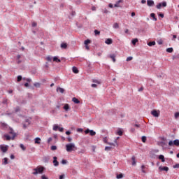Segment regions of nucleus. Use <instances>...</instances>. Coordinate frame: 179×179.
I'll return each instance as SVG.
<instances>
[{
    "mask_svg": "<svg viewBox=\"0 0 179 179\" xmlns=\"http://www.w3.org/2000/svg\"><path fill=\"white\" fill-rule=\"evenodd\" d=\"M8 134H9L4 135V138H6V141H13V139L16 138V133H15V131H13V129H10Z\"/></svg>",
    "mask_w": 179,
    "mask_h": 179,
    "instance_id": "obj_1",
    "label": "nucleus"
},
{
    "mask_svg": "<svg viewBox=\"0 0 179 179\" xmlns=\"http://www.w3.org/2000/svg\"><path fill=\"white\" fill-rule=\"evenodd\" d=\"M44 166H37L36 168L33 169V173L32 174L34 176H37V174H43L44 173Z\"/></svg>",
    "mask_w": 179,
    "mask_h": 179,
    "instance_id": "obj_2",
    "label": "nucleus"
},
{
    "mask_svg": "<svg viewBox=\"0 0 179 179\" xmlns=\"http://www.w3.org/2000/svg\"><path fill=\"white\" fill-rule=\"evenodd\" d=\"M77 150H78V148H76L74 143H69L66 145V152H73Z\"/></svg>",
    "mask_w": 179,
    "mask_h": 179,
    "instance_id": "obj_3",
    "label": "nucleus"
},
{
    "mask_svg": "<svg viewBox=\"0 0 179 179\" xmlns=\"http://www.w3.org/2000/svg\"><path fill=\"white\" fill-rule=\"evenodd\" d=\"M85 134H90V135L91 136H94V135H96V131L87 129H86V130L85 131Z\"/></svg>",
    "mask_w": 179,
    "mask_h": 179,
    "instance_id": "obj_4",
    "label": "nucleus"
},
{
    "mask_svg": "<svg viewBox=\"0 0 179 179\" xmlns=\"http://www.w3.org/2000/svg\"><path fill=\"white\" fill-rule=\"evenodd\" d=\"M0 150L1 152H3V153H6V152H8V145H1Z\"/></svg>",
    "mask_w": 179,
    "mask_h": 179,
    "instance_id": "obj_5",
    "label": "nucleus"
},
{
    "mask_svg": "<svg viewBox=\"0 0 179 179\" xmlns=\"http://www.w3.org/2000/svg\"><path fill=\"white\" fill-rule=\"evenodd\" d=\"M152 115H153V117H159V115H160V111L157 110H153L151 112Z\"/></svg>",
    "mask_w": 179,
    "mask_h": 179,
    "instance_id": "obj_6",
    "label": "nucleus"
},
{
    "mask_svg": "<svg viewBox=\"0 0 179 179\" xmlns=\"http://www.w3.org/2000/svg\"><path fill=\"white\" fill-rule=\"evenodd\" d=\"M53 164L55 167H57V166H59V162L57 161V157H53Z\"/></svg>",
    "mask_w": 179,
    "mask_h": 179,
    "instance_id": "obj_7",
    "label": "nucleus"
},
{
    "mask_svg": "<svg viewBox=\"0 0 179 179\" xmlns=\"http://www.w3.org/2000/svg\"><path fill=\"white\" fill-rule=\"evenodd\" d=\"M159 171H169V167H167V166H164V167L159 166Z\"/></svg>",
    "mask_w": 179,
    "mask_h": 179,
    "instance_id": "obj_8",
    "label": "nucleus"
},
{
    "mask_svg": "<svg viewBox=\"0 0 179 179\" xmlns=\"http://www.w3.org/2000/svg\"><path fill=\"white\" fill-rule=\"evenodd\" d=\"M147 5L148 6H153V5H155V1H153V0H148Z\"/></svg>",
    "mask_w": 179,
    "mask_h": 179,
    "instance_id": "obj_9",
    "label": "nucleus"
},
{
    "mask_svg": "<svg viewBox=\"0 0 179 179\" xmlns=\"http://www.w3.org/2000/svg\"><path fill=\"white\" fill-rule=\"evenodd\" d=\"M29 125H30V121L29 120H27L26 123L23 124L24 129H26L27 127H29Z\"/></svg>",
    "mask_w": 179,
    "mask_h": 179,
    "instance_id": "obj_10",
    "label": "nucleus"
},
{
    "mask_svg": "<svg viewBox=\"0 0 179 179\" xmlns=\"http://www.w3.org/2000/svg\"><path fill=\"white\" fill-rule=\"evenodd\" d=\"M105 43H106V44H108V45H110V44H113V39H111V38H107V39L105 41Z\"/></svg>",
    "mask_w": 179,
    "mask_h": 179,
    "instance_id": "obj_11",
    "label": "nucleus"
},
{
    "mask_svg": "<svg viewBox=\"0 0 179 179\" xmlns=\"http://www.w3.org/2000/svg\"><path fill=\"white\" fill-rule=\"evenodd\" d=\"M61 48H62L63 50H66V48H68V44L65 43H62L60 45Z\"/></svg>",
    "mask_w": 179,
    "mask_h": 179,
    "instance_id": "obj_12",
    "label": "nucleus"
},
{
    "mask_svg": "<svg viewBox=\"0 0 179 179\" xmlns=\"http://www.w3.org/2000/svg\"><path fill=\"white\" fill-rule=\"evenodd\" d=\"M72 101H73V103H75L76 104H79V103H80V101L75 97L72 99Z\"/></svg>",
    "mask_w": 179,
    "mask_h": 179,
    "instance_id": "obj_13",
    "label": "nucleus"
},
{
    "mask_svg": "<svg viewBox=\"0 0 179 179\" xmlns=\"http://www.w3.org/2000/svg\"><path fill=\"white\" fill-rule=\"evenodd\" d=\"M122 2V0H119L117 3L114 5L115 8H120V3Z\"/></svg>",
    "mask_w": 179,
    "mask_h": 179,
    "instance_id": "obj_14",
    "label": "nucleus"
},
{
    "mask_svg": "<svg viewBox=\"0 0 179 179\" xmlns=\"http://www.w3.org/2000/svg\"><path fill=\"white\" fill-rule=\"evenodd\" d=\"M41 142V138H40L38 137L35 138V143H37L38 145H40Z\"/></svg>",
    "mask_w": 179,
    "mask_h": 179,
    "instance_id": "obj_15",
    "label": "nucleus"
},
{
    "mask_svg": "<svg viewBox=\"0 0 179 179\" xmlns=\"http://www.w3.org/2000/svg\"><path fill=\"white\" fill-rule=\"evenodd\" d=\"M20 58H22V55H18L17 56V64H21L22 60H20Z\"/></svg>",
    "mask_w": 179,
    "mask_h": 179,
    "instance_id": "obj_16",
    "label": "nucleus"
},
{
    "mask_svg": "<svg viewBox=\"0 0 179 179\" xmlns=\"http://www.w3.org/2000/svg\"><path fill=\"white\" fill-rule=\"evenodd\" d=\"M72 71H73V73H79V70H78V68H76L75 66H73L72 68Z\"/></svg>",
    "mask_w": 179,
    "mask_h": 179,
    "instance_id": "obj_17",
    "label": "nucleus"
},
{
    "mask_svg": "<svg viewBox=\"0 0 179 179\" xmlns=\"http://www.w3.org/2000/svg\"><path fill=\"white\" fill-rule=\"evenodd\" d=\"M53 62L59 63V62H61V59H59L57 57H53Z\"/></svg>",
    "mask_w": 179,
    "mask_h": 179,
    "instance_id": "obj_18",
    "label": "nucleus"
},
{
    "mask_svg": "<svg viewBox=\"0 0 179 179\" xmlns=\"http://www.w3.org/2000/svg\"><path fill=\"white\" fill-rule=\"evenodd\" d=\"M159 160H162V163H164V162H166V160L164 159V155H159Z\"/></svg>",
    "mask_w": 179,
    "mask_h": 179,
    "instance_id": "obj_19",
    "label": "nucleus"
},
{
    "mask_svg": "<svg viewBox=\"0 0 179 179\" xmlns=\"http://www.w3.org/2000/svg\"><path fill=\"white\" fill-rule=\"evenodd\" d=\"M57 92H59L60 93H64L65 92V90H64V88H61L59 87L57 88Z\"/></svg>",
    "mask_w": 179,
    "mask_h": 179,
    "instance_id": "obj_20",
    "label": "nucleus"
},
{
    "mask_svg": "<svg viewBox=\"0 0 179 179\" xmlns=\"http://www.w3.org/2000/svg\"><path fill=\"white\" fill-rule=\"evenodd\" d=\"M131 160H132V166H135L136 164V158H135V156H133L131 157Z\"/></svg>",
    "mask_w": 179,
    "mask_h": 179,
    "instance_id": "obj_21",
    "label": "nucleus"
},
{
    "mask_svg": "<svg viewBox=\"0 0 179 179\" xmlns=\"http://www.w3.org/2000/svg\"><path fill=\"white\" fill-rule=\"evenodd\" d=\"M109 57L110 58H111L113 62H115V55L113 54V55H110Z\"/></svg>",
    "mask_w": 179,
    "mask_h": 179,
    "instance_id": "obj_22",
    "label": "nucleus"
},
{
    "mask_svg": "<svg viewBox=\"0 0 179 179\" xmlns=\"http://www.w3.org/2000/svg\"><path fill=\"white\" fill-rule=\"evenodd\" d=\"M64 110H65L66 111H68V110H69V105L68 103H66L64 105Z\"/></svg>",
    "mask_w": 179,
    "mask_h": 179,
    "instance_id": "obj_23",
    "label": "nucleus"
},
{
    "mask_svg": "<svg viewBox=\"0 0 179 179\" xmlns=\"http://www.w3.org/2000/svg\"><path fill=\"white\" fill-rule=\"evenodd\" d=\"M173 145H175V146H179V140L176 139L173 141Z\"/></svg>",
    "mask_w": 179,
    "mask_h": 179,
    "instance_id": "obj_24",
    "label": "nucleus"
},
{
    "mask_svg": "<svg viewBox=\"0 0 179 179\" xmlns=\"http://www.w3.org/2000/svg\"><path fill=\"white\" fill-rule=\"evenodd\" d=\"M149 47H152V45H156V42L155 41H152L148 43Z\"/></svg>",
    "mask_w": 179,
    "mask_h": 179,
    "instance_id": "obj_25",
    "label": "nucleus"
},
{
    "mask_svg": "<svg viewBox=\"0 0 179 179\" xmlns=\"http://www.w3.org/2000/svg\"><path fill=\"white\" fill-rule=\"evenodd\" d=\"M59 128V126H58L57 124H54L53 131H57Z\"/></svg>",
    "mask_w": 179,
    "mask_h": 179,
    "instance_id": "obj_26",
    "label": "nucleus"
},
{
    "mask_svg": "<svg viewBox=\"0 0 179 179\" xmlns=\"http://www.w3.org/2000/svg\"><path fill=\"white\" fill-rule=\"evenodd\" d=\"M151 17L155 20V22L157 20V18H156V15L155 13H151L150 14Z\"/></svg>",
    "mask_w": 179,
    "mask_h": 179,
    "instance_id": "obj_27",
    "label": "nucleus"
},
{
    "mask_svg": "<svg viewBox=\"0 0 179 179\" xmlns=\"http://www.w3.org/2000/svg\"><path fill=\"white\" fill-rule=\"evenodd\" d=\"M113 28L114 29H119L120 28V24H118V23H114L113 24Z\"/></svg>",
    "mask_w": 179,
    "mask_h": 179,
    "instance_id": "obj_28",
    "label": "nucleus"
},
{
    "mask_svg": "<svg viewBox=\"0 0 179 179\" xmlns=\"http://www.w3.org/2000/svg\"><path fill=\"white\" fill-rule=\"evenodd\" d=\"M173 48H169L166 49V52L171 53V52H173Z\"/></svg>",
    "mask_w": 179,
    "mask_h": 179,
    "instance_id": "obj_29",
    "label": "nucleus"
},
{
    "mask_svg": "<svg viewBox=\"0 0 179 179\" xmlns=\"http://www.w3.org/2000/svg\"><path fill=\"white\" fill-rule=\"evenodd\" d=\"M137 43H138V38H134V39L132 41V44H133V45H136Z\"/></svg>",
    "mask_w": 179,
    "mask_h": 179,
    "instance_id": "obj_30",
    "label": "nucleus"
},
{
    "mask_svg": "<svg viewBox=\"0 0 179 179\" xmlns=\"http://www.w3.org/2000/svg\"><path fill=\"white\" fill-rule=\"evenodd\" d=\"M117 135H119L120 136H122V131H121L120 129H119L117 131Z\"/></svg>",
    "mask_w": 179,
    "mask_h": 179,
    "instance_id": "obj_31",
    "label": "nucleus"
},
{
    "mask_svg": "<svg viewBox=\"0 0 179 179\" xmlns=\"http://www.w3.org/2000/svg\"><path fill=\"white\" fill-rule=\"evenodd\" d=\"M94 34H95V36H100V31L95 29Z\"/></svg>",
    "mask_w": 179,
    "mask_h": 179,
    "instance_id": "obj_32",
    "label": "nucleus"
},
{
    "mask_svg": "<svg viewBox=\"0 0 179 179\" xmlns=\"http://www.w3.org/2000/svg\"><path fill=\"white\" fill-rule=\"evenodd\" d=\"M122 177H124V175H122V173H120L117 175L116 178L120 179V178H122Z\"/></svg>",
    "mask_w": 179,
    "mask_h": 179,
    "instance_id": "obj_33",
    "label": "nucleus"
},
{
    "mask_svg": "<svg viewBox=\"0 0 179 179\" xmlns=\"http://www.w3.org/2000/svg\"><path fill=\"white\" fill-rule=\"evenodd\" d=\"M90 43H91L90 40L87 39V40L85 41L84 43L85 45H88V44H90Z\"/></svg>",
    "mask_w": 179,
    "mask_h": 179,
    "instance_id": "obj_34",
    "label": "nucleus"
},
{
    "mask_svg": "<svg viewBox=\"0 0 179 179\" xmlns=\"http://www.w3.org/2000/svg\"><path fill=\"white\" fill-rule=\"evenodd\" d=\"M46 60L48 61L49 62H51V61H52V57H51L50 56H48L46 57Z\"/></svg>",
    "mask_w": 179,
    "mask_h": 179,
    "instance_id": "obj_35",
    "label": "nucleus"
},
{
    "mask_svg": "<svg viewBox=\"0 0 179 179\" xmlns=\"http://www.w3.org/2000/svg\"><path fill=\"white\" fill-rule=\"evenodd\" d=\"M141 141L142 142H143V143H145V142H146V136H143L141 138Z\"/></svg>",
    "mask_w": 179,
    "mask_h": 179,
    "instance_id": "obj_36",
    "label": "nucleus"
},
{
    "mask_svg": "<svg viewBox=\"0 0 179 179\" xmlns=\"http://www.w3.org/2000/svg\"><path fill=\"white\" fill-rule=\"evenodd\" d=\"M3 160H4V162H3V164H4V165L8 164V158L6 157L3 159Z\"/></svg>",
    "mask_w": 179,
    "mask_h": 179,
    "instance_id": "obj_37",
    "label": "nucleus"
},
{
    "mask_svg": "<svg viewBox=\"0 0 179 179\" xmlns=\"http://www.w3.org/2000/svg\"><path fill=\"white\" fill-rule=\"evenodd\" d=\"M34 86H35V87H40L41 84L39 83H35L34 84Z\"/></svg>",
    "mask_w": 179,
    "mask_h": 179,
    "instance_id": "obj_38",
    "label": "nucleus"
},
{
    "mask_svg": "<svg viewBox=\"0 0 179 179\" xmlns=\"http://www.w3.org/2000/svg\"><path fill=\"white\" fill-rule=\"evenodd\" d=\"M20 148H21V149H22V150H26V147H24V145L23 144H20Z\"/></svg>",
    "mask_w": 179,
    "mask_h": 179,
    "instance_id": "obj_39",
    "label": "nucleus"
},
{
    "mask_svg": "<svg viewBox=\"0 0 179 179\" xmlns=\"http://www.w3.org/2000/svg\"><path fill=\"white\" fill-rule=\"evenodd\" d=\"M93 83H97V85H100V83H101L100 81H99L98 80H93Z\"/></svg>",
    "mask_w": 179,
    "mask_h": 179,
    "instance_id": "obj_40",
    "label": "nucleus"
},
{
    "mask_svg": "<svg viewBox=\"0 0 179 179\" xmlns=\"http://www.w3.org/2000/svg\"><path fill=\"white\" fill-rule=\"evenodd\" d=\"M173 145H174V142L170 141L169 142V146H173Z\"/></svg>",
    "mask_w": 179,
    "mask_h": 179,
    "instance_id": "obj_41",
    "label": "nucleus"
},
{
    "mask_svg": "<svg viewBox=\"0 0 179 179\" xmlns=\"http://www.w3.org/2000/svg\"><path fill=\"white\" fill-rule=\"evenodd\" d=\"M20 80H22V76H18L17 78V82H20Z\"/></svg>",
    "mask_w": 179,
    "mask_h": 179,
    "instance_id": "obj_42",
    "label": "nucleus"
},
{
    "mask_svg": "<svg viewBox=\"0 0 179 179\" xmlns=\"http://www.w3.org/2000/svg\"><path fill=\"white\" fill-rule=\"evenodd\" d=\"M107 145H110V146L115 148V144L114 143H107Z\"/></svg>",
    "mask_w": 179,
    "mask_h": 179,
    "instance_id": "obj_43",
    "label": "nucleus"
},
{
    "mask_svg": "<svg viewBox=\"0 0 179 179\" xmlns=\"http://www.w3.org/2000/svg\"><path fill=\"white\" fill-rule=\"evenodd\" d=\"M162 8V3H159L157 5V8L160 9Z\"/></svg>",
    "mask_w": 179,
    "mask_h": 179,
    "instance_id": "obj_44",
    "label": "nucleus"
},
{
    "mask_svg": "<svg viewBox=\"0 0 179 179\" xmlns=\"http://www.w3.org/2000/svg\"><path fill=\"white\" fill-rule=\"evenodd\" d=\"M51 150H57V146L52 145V146L51 147Z\"/></svg>",
    "mask_w": 179,
    "mask_h": 179,
    "instance_id": "obj_45",
    "label": "nucleus"
},
{
    "mask_svg": "<svg viewBox=\"0 0 179 179\" xmlns=\"http://www.w3.org/2000/svg\"><path fill=\"white\" fill-rule=\"evenodd\" d=\"M133 57H129L127 58L126 61L129 62V61H132Z\"/></svg>",
    "mask_w": 179,
    "mask_h": 179,
    "instance_id": "obj_46",
    "label": "nucleus"
},
{
    "mask_svg": "<svg viewBox=\"0 0 179 179\" xmlns=\"http://www.w3.org/2000/svg\"><path fill=\"white\" fill-rule=\"evenodd\" d=\"M162 6H164V8L167 6V3H166V1L162 2Z\"/></svg>",
    "mask_w": 179,
    "mask_h": 179,
    "instance_id": "obj_47",
    "label": "nucleus"
},
{
    "mask_svg": "<svg viewBox=\"0 0 179 179\" xmlns=\"http://www.w3.org/2000/svg\"><path fill=\"white\" fill-rule=\"evenodd\" d=\"M179 117V112H177L175 113V118H178Z\"/></svg>",
    "mask_w": 179,
    "mask_h": 179,
    "instance_id": "obj_48",
    "label": "nucleus"
},
{
    "mask_svg": "<svg viewBox=\"0 0 179 179\" xmlns=\"http://www.w3.org/2000/svg\"><path fill=\"white\" fill-rule=\"evenodd\" d=\"M58 131H59V132H64V128L63 127H59Z\"/></svg>",
    "mask_w": 179,
    "mask_h": 179,
    "instance_id": "obj_49",
    "label": "nucleus"
},
{
    "mask_svg": "<svg viewBox=\"0 0 179 179\" xmlns=\"http://www.w3.org/2000/svg\"><path fill=\"white\" fill-rule=\"evenodd\" d=\"M52 141V138L50 137L48 139V143H50Z\"/></svg>",
    "mask_w": 179,
    "mask_h": 179,
    "instance_id": "obj_50",
    "label": "nucleus"
},
{
    "mask_svg": "<svg viewBox=\"0 0 179 179\" xmlns=\"http://www.w3.org/2000/svg\"><path fill=\"white\" fill-rule=\"evenodd\" d=\"M173 169H179V164L174 165Z\"/></svg>",
    "mask_w": 179,
    "mask_h": 179,
    "instance_id": "obj_51",
    "label": "nucleus"
},
{
    "mask_svg": "<svg viewBox=\"0 0 179 179\" xmlns=\"http://www.w3.org/2000/svg\"><path fill=\"white\" fill-rule=\"evenodd\" d=\"M41 179H48V178L47 176H45V175H43L41 176Z\"/></svg>",
    "mask_w": 179,
    "mask_h": 179,
    "instance_id": "obj_52",
    "label": "nucleus"
},
{
    "mask_svg": "<svg viewBox=\"0 0 179 179\" xmlns=\"http://www.w3.org/2000/svg\"><path fill=\"white\" fill-rule=\"evenodd\" d=\"M62 164H66V160L62 159Z\"/></svg>",
    "mask_w": 179,
    "mask_h": 179,
    "instance_id": "obj_53",
    "label": "nucleus"
},
{
    "mask_svg": "<svg viewBox=\"0 0 179 179\" xmlns=\"http://www.w3.org/2000/svg\"><path fill=\"white\" fill-rule=\"evenodd\" d=\"M32 27H36V26H37V23L36 22H32Z\"/></svg>",
    "mask_w": 179,
    "mask_h": 179,
    "instance_id": "obj_54",
    "label": "nucleus"
},
{
    "mask_svg": "<svg viewBox=\"0 0 179 179\" xmlns=\"http://www.w3.org/2000/svg\"><path fill=\"white\" fill-rule=\"evenodd\" d=\"M105 150H111V147H106Z\"/></svg>",
    "mask_w": 179,
    "mask_h": 179,
    "instance_id": "obj_55",
    "label": "nucleus"
},
{
    "mask_svg": "<svg viewBox=\"0 0 179 179\" xmlns=\"http://www.w3.org/2000/svg\"><path fill=\"white\" fill-rule=\"evenodd\" d=\"M114 142H115V146H118V141H117V139H115V140L114 141Z\"/></svg>",
    "mask_w": 179,
    "mask_h": 179,
    "instance_id": "obj_56",
    "label": "nucleus"
},
{
    "mask_svg": "<svg viewBox=\"0 0 179 179\" xmlns=\"http://www.w3.org/2000/svg\"><path fill=\"white\" fill-rule=\"evenodd\" d=\"M67 141H68V142H72V138L68 137Z\"/></svg>",
    "mask_w": 179,
    "mask_h": 179,
    "instance_id": "obj_57",
    "label": "nucleus"
},
{
    "mask_svg": "<svg viewBox=\"0 0 179 179\" xmlns=\"http://www.w3.org/2000/svg\"><path fill=\"white\" fill-rule=\"evenodd\" d=\"M17 111H20V108L17 107V108H15V113H17Z\"/></svg>",
    "mask_w": 179,
    "mask_h": 179,
    "instance_id": "obj_58",
    "label": "nucleus"
},
{
    "mask_svg": "<svg viewBox=\"0 0 179 179\" xmlns=\"http://www.w3.org/2000/svg\"><path fill=\"white\" fill-rule=\"evenodd\" d=\"M92 87H97V85L96 84H92Z\"/></svg>",
    "mask_w": 179,
    "mask_h": 179,
    "instance_id": "obj_59",
    "label": "nucleus"
},
{
    "mask_svg": "<svg viewBox=\"0 0 179 179\" xmlns=\"http://www.w3.org/2000/svg\"><path fill=\"white\" fill-rule=\"evenodd\" d=\"M8 93H9L10 94H11V93H13V90H10L8 91Z\"/></svg>",
    "mask_w": 179,
    "mask_h": 179,
    "instance_id": "obj_60",
    "label": "nucleus"
},
{
    "mask_svg": "<svg viewBox=\"0 0 179 179\" xmlns=\"http://www.w3.org/2000/svg\"><path fill=\"white\" fill-rule=\"evenodd\" d=\"M66 135H71V131H66Z\"/></svg>",
    "mask_w": 179,
    "mask_h": 179,
    "instance_id": "obj_61",
    "label": "nucleus"
},
{
    "mask_svg": "<svg viewBox=\"0 0 179 179\" xmlns=\"http://www.w3.org/2000/svg\"><path fill=\"white\" fill-rule=\"evenodd\" d=\"M65 176L64 175H61L60 176H59V179H64V177Z\"/></svg>",
    "mask_w": 179,
    "mask_h": 179,
    "instance_id": "obj_62",
    "label": "nucleus"
},
{
    "mask_svg": "<svg viewBox=\"0 0 179 179\" xmlns=\"http://www.w3.org/2000/svg\"><path fill=\"white\" fill-rule=\"evenodd\" d=\"M159 16H160V17H164V14H162V13H160V14L159 15Z\"/></svg>",
    "mask_w": 179,
    "mask_h": 179,
    "instance_id": "obj_63",
    "label": "nucleus"
},
{
    "mask_svg": "<svg viewBox=\"0 0 179 179\" xmlns=\"http://www.w3.org/2000/svg\"><path fill=\"white\" fill-rule=\"evenodd\" d=\"M113 7H114V6H113V3L109 4V8H113Z\"/></svg>",
    "mask_w": 179,
    "mask_h": 179,
    "instance_id": "obj_64",
    "label": "nucleus"
}]
</instances>
